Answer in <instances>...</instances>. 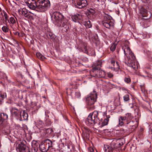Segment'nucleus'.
<instances>
[{
    "mask_svg": "<svg viewBox=\"0 0 152 152\" xmlns=\"http://www.w3.org/2000/svg\"><path fill=\"white\" fill-rule=\"evenodd\" d=\"M26 3L30 9L34 10L37 8L41 11H44L46 8L50 6L48 0H28Z\"/></svg>",
    "mask_w": 152,
    "mask_h": 152,
    "instance_id": "f257e3e1",
    "label": "nucleus"
},
{
    "mask_svg": "<svg viewBox=\"0 0 152 152\" xmlns=\"http://www.w3.org/2000/svg\"><path fill=\"white\" fill-rule=\"evenodd\" d=\"M106 114V111L104 112H98L96 111H94L89 114L85 121V122L88 126H93L95 124H98V122L99 121V115L102 114L103 116H104Z\"/></svg>",
    "mask_w": 152,
    "mask_h": 152,
    "instance_id": "f03ea898",
    "label": "nucleus"
},
{
    "mask_svg": "<svg viewBox=\"0 0 152 152\" xmlns=\"http://www.w3.org/2000/svg\"><path fill=\"white\" fill-rule=\"evenodd\" d=\"M97 95L96 92L94 90L86 98V103L88 106V108L90 110H93L94 107L92 105L96 101Z\"/></svg>",
    "mask_w": 152,
    "mask_h": 152,
    "instance_id": "7ed1b4c3",
    "label": "nucleus"
},
{
    "mask_svg": "<svg viewBox=\"0 0 152 152\" xmlns=\"http://www.w3.org/2000/svg\"><path fill=\"white\" fill-rule=\"evenodd\" d=\"M102 24L106 28L113 29L114 26V21L110 15L105 14L102 21Z\"/></svg>",
    "mask_w": 152,
    "mask_h": 152,
    "instance_id": "20e7f679",
    "label": "nucleus"
},
{
    "mask_svg": "<svg viewBox=\"0 0 152 152\" xmlns=\"http://www.w3.org/2000/svg\"><path fill=\"white\" fill-rule=\"evenodd\" d=\"M129 43L128 41H126L124 45L122 47V49L127 59L130 58V57H131L132 60H134L135 58V56L129 47Z\"/></svg>",
    "mask_w": 152,
    "mask_h": 152,
    "instance_id": "39448f33",
    "label": "nucleus"
},
{
    "mask_svg": "<svg viewBox=\"0 0 152 152\" xmlns=\"http://www.w3.org/2000/svg\"><path fill=\"white\" fill-rule=\"evenodd\" d=\"M90 74L91 76L96 77H104L105 75L104 71L100 70V69H97L96 68L93 69Z\"/></svg>",
    "mask_w": 152,
    "mask_h": 152,
    "instance_id": "423d86ee",
    "label": "nucleus"
},
{
    "mask_svg": "<svg viewBox=\"0 0 152 152\" xmlns=\"http://www.w3.org/2000/svg\"><path fill=\"white\" fill-rule=\"evenodd\" d=\"M72 4L76 7L82 9L86 7L87 2L86 0H72Z\"/></svg>",
    "mask_w": 152,
    "mask_h": 152,
    "instance_id": "0eeeda50",
    "label": "nucleus"
},
{
    "mask_svg": "<svg viewBox=\"0 0 152 152\" xmlns=\"http://www.w3.org/2000/svg\"><path fill=\"white\" fill-rule=\"evenodd\" d=\"M18 12L19 14L21 16L29 19H31L32 18L33 16L31 14V12H28L26 8H20L18 10Z\"/></svg>",
    "mask_w": 152,
    "mask_h": 152,
    "instance_id": "6e6552de",
    "label": "nucleus"
},
{
    "mask_svg": "<svg viewBox=\"0 0 152 152\" xmlns=\"http://www.w3.org/2000/svg\"><path fill=\"white\" fill-rule=\"evenodd\" d=\"M140 13L145 20H148L151 17V13L150 12H147V10L142 7L140 9Z\"/></svg>",
    "mask_w": 152,
    "mask_h": 152,
    "instance_id": "1a4fd4ad",
    "label": "nucleus"
},
{
    "mask_svg": "<svg viewBox=\"0 0 152 152\" xmlns=\"http://www.w3.org/2000/svg\"><path fill=\"white\" fill-rule=\"evenodd\" d=\"M52 18L58 23L65 18L61 13L58 12H54L52 15Z\"/></svg>",
    "mask_w": 152,
    "mask_h": 152,
    "instance_id": "9d476101",
    "label": "nucleus"
},
{
    "mask_svg": "<svg viewBox=\"0 0 152 152\" xmlns=\"http://www.w3.org/2000/svg\"><path fill=\"white\" fill-rule=\"evenodd\" d=\"M136 58H135L132 60L131 57L130 58H127V61L125 62V63L128 66L130 67L134 70H136L138 66L137 65V63L135 61Z\"/></svg>",
    "mask_w": 152,
    "mask_h": 152,
    "instance_id": "9b49d317",
    "label": "nucleus"
},
{
    "mask_svg": "<svg viewBox=\"0 0 152 152\" xmlns=\"http://www.w3.org/2000/svg\"><path fill=\"white\" fill-rule=\"evenodd\" d=\"M16 150L18 152H30L28 147L22 143L17 145Z\"/></svg>",
    "mask_w": 152,
    "mask_h": 152,
    "instance_id": "f8f14e48",
    "label": "nucleus"
},
{
    "mask_svg": "<svg viewBox=\"0 0 152 152\" xmlns=\"http://www.w3.org/2000/svg\"><path fill=\"white\" fill-rule=\"evenodd\" d=\"M48 141H49V142H48V143L49 144H50L48 146V148H47V146L46 144V145L43 143H42L40 145H39V148L40 151L41 152H46L49 149V148L52 147L53 145H52V142L48 140Z\"/></svg>",
    "mask_w": 152,
    "mask_h": 152,
    "instance_id": "ddd939ff",
    "label": "nucleus"
},
{
    "mask_svg": "<svg viewBox=\"0 0 152 152\" xmlns=\"http://www.w3.org/2000/svg\"><path fill=\"white\" fill-rule=\"evenodd\" d=\"M60 26L62 28V30L64 31H66L69 28V24L68 22V20L65 18L61 22Z\"/></svg>",
    "mask_w": 152,
    "mask_h": 152,
    "instance_id": "4468645a",
    "label": "nucleus"
},
{
    "mask_svg": "<svg viewBox=\"0 0 152 152\" xmlns=\"http://www.w3.org/2000/svg\"><path fill=\"white\" fill-rule=\"evenodd\" d=\"M11 112L12 115L17 118H19L20 117L21 110H18L15 108H12Z\"/></svg>",
    "mask_w": 152,
    "mask_h": 152,
    "instance_id": "2eb2a0df",
    "label": "nucleus"
},
{
    "mask_svg": "<svg viewBox=\"0 0 152 152\" xmlns=\"http://www.w3.org/2000/svg\"><path fill=\"white\" fill-rule=\"evenodd\" d=\"M8 115L4 113H0V126L2 125L5 120L7 119Z\"/></svg>",
    "mask_w": 152,
    "mask_h": 152,
    "instance_id": "dca6fc26",
    "label": "nucleus"
},
{
    "mask_svg": "<svg viewBox=\"0 0 152 152\" xmlns=\"http://www.w3.org/2000/svg\"><path fill=\"white\" fill-rule=\"evenodd\" d=\"M20 117V120L24 121L27 120L28 118V115L25 111H23L22 113L21 112Z\"/></svg>",
    "mask_w": 152,
    "mask_h": 152,
    "instance_id": "f3484780",
    "label": "nucleus"
},
{
    "mask_svg": "<svg viewBox=\"0 0 152 152\" xmlns=\"http://www.w3.org/2000/svg\"><path fill=\"white\" fill-rule=\"evenodd\" d=\"M72 19L75 22H76L78 20H81L82 19V16L79 14H77L72 16Z\"/></svg>",
    "mask_w": 152,
    "mask_h": 152,
    "instance_id": "a211bd4d",
    "label": "nucleus"
},
{
    "mask_svg": "<svg viewBox=\"0 0 152 152\" xmlns=\"http://www.w3.org/2000/svg\"><path fill=\"white\" fill-rule=\"evenodd\" d=\"M36 126L37 128H38L39 130V132L40 131V128H42L44 126V123L43 121L40 120H38L35 122Z\"/></svg>",
    "mask_w": 152,
    "mask_h": 152,
    "instance_id": "6ab92c4d",
    "label": "nucleus"
},
{
    "mask_svg": "<svg viewBox=\"0 0 152 152\" xmlns=\"http://www.w3.org/2000/svg\"><path fill=\"white\" fill-rule=\"evenodd\" d=\"M104 150L105 152H112L113 150V148L111 145L110 146L107 145H104Z\"/></svg>",
    "mask_w": 152,
    "mask_h": 152,
    "instance_id": "aec40b11",
    "label": "nucleus"
},
{
    "mask_svg": "<svg viewBox=\"0 0 152 152\" xmlns=\"http://www.w3.org/2000/svg\"><path fill=\"white\" fill-rule=\"evenodd\" d=\"M108 121L109 119H104V121L102 122L101 121H100L99 120V121L98 122V125L99 126V127H102L104 126L107 125Z\"/></svg>",
    "mask_w": 152,
    "mask_h": 152,
    "instance_id": "412c9836",
    "label": "nucleus"
},
{
    "mask_svg": "<svg viewBox=\"0 0 152 152\" xmlns=\"http://www.w3.org/2000/svg\"><path fill=\"white\" fill-rule=\"evenodd\" d=\"M102 62L100 61H98L94 63L92 66V69L94 68H96L97 69H100L101 67Z\"/></svg>",
    "mask_w": 152,
    "mask_h": 152,
    "instance_id": "4be33fe9",
    "label": "nucleus"
},
{
    "mask_svg": "<svg viewBox=\"0 0 152 152\" xmlns=\"http://www.w3.org/2000/svg\"><path fill=\"white\" fill-rule=\"evenodd\" d=\"M91 131L87 128H84L83 130V133L85 136L86 137H88L89 136V133H91Z\"/></svg>",
    "mask_w": 152,
    "mask_h": 152,
    "instance_id": "5701e85b",
    "label": "nucleus"
},
{
    "mask_svg": "<svg viewBox=\"0 0 152 152\" xmlns=\"http://www.w3.org/2000/svg\"><path fill=\"white\" fill-rule=\"evenodd\" d=\"M126 121V118L124 116H120L118 118V125L120 126H122L124 125V121Z\"/></svg>",
    "mask_w": 152,
    "mask_h": 152,
    "instance_id": "b1692460",
    "label": "nucleus"
},
{
    "mask_svg": "<svg viewBox=\"0 0 152 152\" xmlns=\"http://www.w3.org/2000/svg\"><path fill=\"white\" fill-rule=\"evenodd\" d=\"M124 117L126 118V121H127V122L131 120L133 118V117L132 116V114L130 113H128L126 114L125 116Z\"/></svg>",
    "mask_w": 152,
    "mask_h": 152,
    "instance_id": "393cba45",
    "label": "nucleus"
},
{
    "mask_svg": "<svg viewBox=\"0 0 152 152\" xmlns=\"http://www.w3.org/2000/svg\"><path fill=\"white\" fill-rule=\"evenodd\" d=\"M52 129H51L48 128L45 129L44 134L46 136H47L49 134H51L52 132Z\"/></svg>",
    "mask_w": 152,
    "mask_h": 152,
    "instance_id": "a878e982",
    "label": "nucleus"
},
{
    "mask_svg": "<svg viewBox=\"0 0 152 152\" xmlns=\"http://www.w3.org/2000/svg\"><path fill=\"white\" fill-rule=\"evenodd\" d=\"M125 143V141L124 139H119L117 141V144L119 145V146L121 147L122 145Z\"/></svg>",
    "mask_w": 152,
    "mask_h": 152,
    "instance_id": "bb28decb",
    "label": "nucleus"
},
{
    "mask_svg": "<svg viewBox=\"0 0 152 152\" xmlns=\"http://www.w3.org/2000/svg\"><path fill=\"white\" fill-rule=\"evenodd\" d=\"M83 24L85 26L86 28H90L91 27V24L89 20L84 22Z\"/></svg>",
    "mask_w": 152,
    "mask_h": 152,
    "instance_id": "cd10ccee",
    "label": "nucleus"
},
{
    "mask_svg": "<svg viewBox=\"0 0 152 152\" xmlns=\"http://www.w3.org/2000/svg\"><path fill=\"white\" fill-rule=\"evenodd\" d=\"M7 96L6 94V93L1 94V92L0 91V104L3 102L4 99L6 98Z\"/></svg>",
    "mask_w": 152,
    "mask_h": 152,
    "instance_id": "c85d7f7f",
    "label": "nucleus"
},
{
    "mask_svg": "<svg viewBox=\"0 0 152 152\" xmlns=\"http://www.w3.org/2000/svg\"><path fill=\"white\" fill-rule=\"evenodd\" d=\"M38 144L37 143H35V145L33 143L32 144V150H34V152H37L38 150Z\"/></svg>",
    "mask_w": 152,
    "mask_h": 152,
    "instance_id": "c756f323",
    "label": "nucleus"
},
{
    "mask_svg": "<svg viewBox=\"0 0 152 152\" xmlns=\"http://www.w3.org/2000/svg\"><path fill=\"white\" fill-rule=\"evenodd\" d=\"M36 56L37 58L42 60H43L45 58V57L39 53H37Z\"/></svg>",
    "mask_w": 152,
    "mask_h": 152,
    "instance_id": "7c9ffc66",
    "label": "nucleus"
},
{
    "mask_svg": "<svg viewBox=\"0 0 152 152\" xmlns=\"http://www.w3.org/2000/svg\"><path fill=\"white\" fill-rule=\"evenodd\" d=\"M124 81L127 83H130L131 82V80L130 77L129 76L126 77L124 78Z\"/></svg>",
    "mask_w": 152,
    "mask_h": 152,
    "instance_id": "2f4dec72",
    "label": "nucleus"
},
{
    "mask_svg": "<svg viewBox=\"0 0 152 152\" xmlns=\"http://www.w3.org/2000/svg\"><path fill=\"white\" fill-rule=\"evenodd\" d=\"M111 145L112 146L113 149V148H117L120 147L119 146V145H117V141L115 143L113 142Z\"/></svg>",
    "mask_w": 152,
    "mask_h": 152,
    "instance_id": "473e14b6",
    "label": "nucleus"
},
{
    "mask_svg": "<svg viewBox=\"0 0 152 152\" xmlns=\"http://www.w3.org/2000/svg\"><path fill=\"white\" fill-rule=\"evenodd\" d=\"M116 43H114L110 47V50L111 51H113L115 50V49L116 48Z\"/></svg>",
    "mask_w": 152,
    "mask_h": 152,
    "instance_id": "72a5a7b5",
    "label": "nucleus"
},
{
    "mask_svg": "<svg viewBox=\"0 0 152 152\" xmlns=\"http://www.w3.org/2000/svg\"><path fill=\"white\" fill-rule=\"evenodd\" d=\"M10 22L12 24L15 23L16 21L15 19V18L11 17L10 19Z\"/></svg>",
    "mask_w": 152,
    "mask_h": 152,
    "instance_id": "f704fd0d",
    "label": "nucleus"
},
{
    "mask_svg": "<svg viewBox=\"0 0 152 152\" xmlns=\"http://www.w3.org/2000/svg\"><path fill=\"white\" fill-rule=\"evenodd\" d=\"M124 100L125 101H128L129 100V96L128 94H126L124 96Z\"/></svg>",
    "mask_w": 152,
    "mask_h": 152,
    "instance_id": "c9c22d12",
    "label": "nucleus"
},
{
    "mask_svg": "<svg viewBox=\"0 0 152 152\" xmlns=\"http://www.w3.org/2000/svg\"><path fill=\"white\" fill-rule=\"evenodd\" d=\"M2 29V31L5 32H7L9 31V28L7 26H3Z\"/></svg>",
    "mask_w": 152,
    "mask_h": 152,
    "instance_id": "e433bc0d",
    "label": "nucleus"
},
{
    "mask_svg": "<svg viewBox=\"0 0 152 152\" xmlns=\"http://www.w3.org/2000/svg\"><path fill=\"white\" fill-rule=\"evenodd\" d=\"M94 13V10L93 9H90L88 10V14L89 15H93Z\"/></svg>",
    "mask_w": 152,
    "mask_h": 152,
    "instance_id": "4c0bfd02",
    "label": "nucleus"
},
{
    "mask_svg": "<svg viewBox=\"0 0 152 152\" xmlns=\"http://www.w3.org/2000/svg\"><path fill=\"white\" fill-rule=\"evenodd\" d=\"M3 13L4 14V17L6 21H7L8 22H9V20L8 18V15L4 11L3 12Z\"/></svg>",
    "mask_w": 152,
    "mask_h": 152,
    "instance_id": "58836bf2",
    "label": "nucleus"
},
{
    "mask_svg": "<svg viewBox=\"0 0 152 152\" xmlns=\"http://www.w3.org/2000/svg\"><path fill=\"white\" fill-rule=\"evenodd\" d=\"M81 96V94L79 92H77L75 93V96L76 98H79Z\"/></svg>",
    "mask_w": 152,
    "mask_h": 152,
    "instance_id": "ea45409f",
    "label": "nucleus"
},
{
    "mask_svg": "<svg viewBox=\"0 0 152 152\" xmlns=\"http://www.w3.org/2000/svg\"><path fill=\"white\" fill-rule=\"evenodd\" d=\"M18 76L20 77L21 79H23L24 78L23 76L20 72H18Z\"/></svg>",
    "mask_w": 152,
    "mask_h": 152,
    "instance_id": "a19ab883",
    "label": "nucleus"
},
{
    "mask_svg": "<svg viewBox=\"0 0 152 152\" xmlns=\"http://www.w3.org/2000/svg\"><path fill=\"white\" fill-rule=\"evenodd\" d=\"M107 74L108 76L110 78H112L113 76V74L111 73H108Z\"/></svg>",
    "mask_w": 152,
    "mask_h": 152,
    "instance_id": "79ce46f5",
    "label": "nucleus"
},
{
    "mask_svg": "<svg viewBox=\"0 0 152 152\" xmlns=\"http://www.w3.org/2000/svg\"><path fill=\"white\" fill-rule=\"evenodd\" d=\"M111 63L113 66H114V64H115V61L113 59H111Z\"/></svg>",
    "mask_w": 152,
    "mask_h": 152,
    "instance_id": "37998d69",
    "label": "nucleus"
},
{
    "mask_svg": "<svg viewBox=\"0 0 152 152\" xmlns=\"http://www.w3.org/2000/svg\"><path fill=\"white\" fill-rule=\"evenodd\" d=\"M89 151L90 152H93L94 151V149L91 147H90L88 149Z\"/></svg>",
    "mask_w": 152,
    "mask_h": 152,
    "instance_id": "c03bdc74",
    "label": "nucleus"
},
{
    "mask_svg": "<svg viewBox=\"0 0 152 152\" xmlns=\"http://www.w3.org/2000/svg\"><path fill=\"white\" fill-rule=\"evenodd\" d=\"M66 90H67V91H66V93L67 94H68V93H69V91H71V89L70 88L69 89L67 88Z\"/></svg>",
    "mask_w": 152,
    "mask_h": 152,
    "instance_id": "a18cd8bd",
    "label": "nucleus"
},
{
    "mask_svg": "<svg viewBox=\"0 0 152 152\" xmlns=\"http://www.w3.org/2000/svg\"><path fill=\"white\" fill-rule=\"evenodd\" d=\"M49 36H50V38H51V39H52V38H53V35L52 34H51H51H49Z\"/></svg>",
    "mask_w": 152,
    "mask_h": 152,
    "instance_id": "49530a36",
    "label": "nucleus"
},
{
    "mask_svg": "<svg viewBox=\"0 0 152 152\" xmlns=\"http://www.w3.org/2000/svg\"><path fill=\"white\" fill-rule=\"evenodd\" d=\"M106 119H109V118H110V116L109 115H106Z\"/></svg>",
    "mask_w": 152,
    "mask_h": 152,
    "instance_id": "de8ad7c7",
    "label": "nucleus"
},
{
    "mask_svg": "<svg viewBox=\"0 0 152 152\" xmlns=\"http://www.w3.org/2000/svg\"><path fill=\"white\" fill-rule=\"evenodd\" d=\"M15 34L16 35H19V33L18 32H16L15 33Z\"/></svg>",
    "mask_w": 152,
    "mask_h": 152,
    "instance_id": "09e8293b",
    "label": "nucleus"
},
{
    "mask_svg": "<svg viewBox=\"0 0 152 152\" xmlns=\"http://www.w3.org/2000/svg\"><path fill=\"white\" fill-rule=\"evenodd\" d=\"M115 64L117 66L116 67V68H118V64L117 63V62H116Z\"/></svg>",
    "mask_w": 152,
    "mask_h": 152,
    "instance_id": "8fccbe9b",
    "label": "nucleus"
},
{
    "mask_svg": "<svg viewBox=\"0 0 152 152\" xmlns=\"http://www.w3.org/2000/svg\"><path fill=\"white\" fill-rule=\"evenodd\" d=\"M78 65L79 66H80L81 65V63L79 62L78 63Z\"/></svg>",
    "mask_w": 152,
    "mask_h": 152,
    "instance_id": "3c124183",
    "label": "nucleus"
},
{
    "mask_svg": "<svg viewBox=\"0 0 152 152\" xmlns=\"http://www.w3.org/2000/svg\"><path fill=\"white\" fill-rule=\"evenodd\" d=\"M72 93V92H70V93L71 94Z\"/></svg>",
    "mask_w": 152,
    "mask_h": 152,
    "instance_id": "603ef678",
    "label": "nucleus"
}]
</instances>
